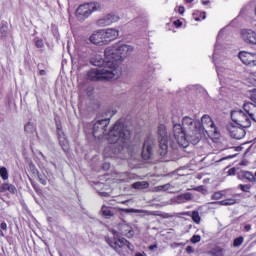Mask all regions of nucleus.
Listing matches in <instances>:
<instances>
[{
	"label": "nucleus",
	"mask_w": 256,
	"mask_h": 256,
	"mask_svg": "<svg viewBox=\"0 0 256 256\" xmlns=\"http://www.w3.org/2000/svg\"><path fill=\"white\" fill-rule=\"evenodd\" d=\"M178 121L177 116L172 117L173 137L180 147H189V143L197 145V143L201 141L203 133H205V127H203V125H208L210 129H214V133L217 131L215 122H213L211 116L207 114L202 116L201 122L189 116L182 118V125L178 123Z\"/></svg>",
	"instance_id": "obj_1"
},
{
	"label": "nucleus",
	"mask_w": 256,
	"mask_h": 256,
	"mask_svg": "<svg viewBox=\"0 0 256 256\" xmlns=\"http://www.w3.org/2000/svg\"><path fill=\"white\" fill-rule=\"evenodd\" d=\"M119 231L120 232L117 230H111L113 239L105 237V241L112 247V249H115L118 255L129 256V251H133L135 247L130 244L127 239L121 238V235H124L125 237H133L135 232L133 231V227L125 222L119 225Z\"/></svg>",
	"instance_id": "obj_2"
},
{
	"label": "nucleus",
	"mask_w": 256,
	"mask_h": 256,
	"mask_svg": "<svg viewBox=\"0 0 256 256\" xmlns=\"http://www.w3.org/2000/svg\"><path fill=\"white\" fill-rule=\"evenodd\" d=\"M129 139H131V131L119 121L108 132V142L111 144L110 149L114 155H119L123 151L125 143H128Z\"/></svg>",
	"instance_id": "obj_3"
},
{
	"label": "nucleus",
	"mask_w": 256,
	"mask_h": 256,
	"mask_svg": "<svg viewBox=\"0 0 256 256\" xmlns=\"http://www.w3.org/2000/svg\"><path fill=\"white\" fill-rule=\"evenodd\" d=\"M133 53V48L126 44H116L115 46L105 49L104 55L108 65H112L114 69H119V65L123 63L125 57H129Z\"/></svg>",
	"instance_id": "obj_4"
},
{
	"label": "nucleus",
	"mask_w": 256,
	"mask_h": 256,
	"mask_svg": "<svg viewBox=\"0 0 256 256\" xmlns=\"http://www.w3.org/2000/svg\"><path fill=\"white\" fill-rule=\"evenodd\" d=\"M121 77V68H114L106 60V67L92 68L87 72L88 81H110V79H119Z\"/></svg>",
	"instance_id": "obj_5"
},
{
	"label": "nucleus",
	"mask_w": 256,
	"mask_h": 256,
	"mask_svg": "<svg viewBox=\"0 0 256 256\" xmlns=\"http://www.w3.org/2000/svg\"><path fill=\"white\" fill-rule=\"evenodd\" d=\"M99 9H101L99 2L81 4L76 10V17L79 21H85L94 11H99Z\"/></svg>",
	"instance_id": "obj_6"
},
{
	"label": "nucleus",
	"mask_w": 256,
	"mask_h": 256,
	"mask_svg": "<svg viewBox=\"0 0 256 256\" xmlns=\"http://www.w3.org/2000/svg\"><path fill=\"white\" fill-rule=\"evenodd\" d=\"M230 116L232 121L239 127H244L245 129L251 127V117H249L247 112H244L241 109H234L231 111Z\"/></svg>",
	"instance_id": "obj_7"
},
{
	"label": "nucleus",
	"mask_w": 256,
	"mask_h": 256,
	"mask_svg": "<svg viewBox=\"0 0 256 256\" xmlns=\"http://www.w3.org/2000/svg\"><path fill=\"white\" fill-rule=\"evenodd\" d=\"M159 149L158 153L161 157H165L169 153V137L167 136V127L160 124L158 126Z\"/></svg>",
	"instance_id": "obj_8"
},
{
	"label": "nucleus",
	"mask_w": 256,
	"mask_h": 256,
	"mask_svg": "<svg viewBox=\"0 0 256 256\" xmlns=\"http://www.w3.org/2000/svg\"><path fill=\"white\" fill-rule=\"evenodd\" d=\"M109 123H110L109 118L98 120L93 125V130H92L93 137H95V139H101V137H103V135L107 133V127L109 126Z\"/></svg>",
	"instance_id": "obj_9"
},
{
	"label": "nucleus",
	"mask_w": 256,
	"mask_h": 256,
	"mask_svg": "<svg viewBox=\"0 0 256 256\" xmlns=\"http://www.w3.org/2000/svg\"><path fill=\"white\" fill-rule=\"evenodd\" d=\"M154 147H155V138L150 135L144 140V144L142 148V159H144L145 161H149V159H152Z\"/></svg>",
	"instance_id": "obj_10"
},
{
	"label": "nucleus",
	"mask_w": 256,
	"mask_h": 256,
	"mask_svg": "<svg viewBox=\"0 0 256 256\" xmlns=\"http://www.w3.org/2000/svg\"><path fill=\"white\" fill-rule=\"evenodd\" d=\"M245 127L243 126H236L234 124H228L227 125V131L229 132L232 139L241 140L247 135V132L245 131Z\"/></svg>",
	"instance_id": "obj_11"
},
{
	"label": "nucleus",
	"mask_w": 256,
	"mask_h": 256,
	"mask_svg": "<svg viewBox=\"0 0 256 256\" xmlns=\"http://www.w3.org/2000/svg\"><path fill=\"white\" fill-rule=\"evenodd\" d=\"M238 58L244 65L249 67H256V54L242 51L238 54Z\"/></svg>",
	"instance_id": "obj_12"
},
{
	"label": "nucleus",
	"mask_w": 256,
	"mask_h": 256,
	"mask_svg": "<svg viewBox=\"0 0 256 256\" xmlns=\"http://www.w3.org/2000/svg\"><path fill=\"white\" fill-rule=\"evenodd\" d=\"M119 21V17L113 13L106 14L102 18L98 19L96 25L98 27H107L112 25V23H117Z\"/></svg>",
	"instance_id": "obj_13"
},
{
	"label": "nucleus",
	"mask_w": 256,
	"mask_h": 256,
	"mask_svg": "<svg viewBox=\"0 0 256 256\" xmlns=\"http://www.w3.org/2000/svg\"><path fill=\"white\" fill-rule=\"evenodd\" d=\"M103 56L97 53H93L90 57V63L91 65H94L95 67H107V56L104 54Z\"/></svg>",
	"instance_id": "obj_14"
},
{
	"label": "nucleus",
	"mask_w": 256,
	"mask_h": 256,
	"mask_svg": "<svg viewBox=\"0 0 256 256\" xmlns=\"http://www.w3.org/2000/svg\"><path fill=\"white\" fill-rule=\"evenodd\" d=\"M57 137L63 151H69V140H67V137L65 136V133L63 132V130L61 129V125L59 124H57Z\"/></svg>",
	"instance_id": "obj_15"
},
{
	"label": "nucleus",
	"mask_w": 256,
	"mask_h": 256,
	"mask_svg": "<svg viewBox=\"0 0 256 256\" xmlns=\"http://www.w3.org/2000/svg\"><path fill=\"white\" fill-rule=\"evenodd\" d=\"M102 35L104 37V43H109V41H115L119 37V30L115 28H108L102 30Z\"/></svg>",
	"instance_id": "obj_16"
},
{
	"label": "nucleus",
	"mask_w": 256,
	"mask_h": 256,
	"mask_svg": "<svg viewBox=\"0 0 256 256\" xmlns=\"http://www.w3.org/2000/svg\"><path fill=\"white\" fill-rule=\"evenodd\" d=\"M241 37L245 43L256 45V33L253 30L244 29L241 31Z\"/></svg>",
	"instance_id": "obj_17"
},
{
	"label": "nucleus",
	"mask_w": 256,
	"mask_h": 256,
	"mask_svg": "<svg viewBox=\"0 0 256 256\" xmlns=\"http://www.w3.org/2000/svg\"><path fill=\"white\" fill-rule=\"evenodd\" d=\"M89 41L93 43V45H103V43H105L103 30L94 31L89 37Z\"/></svg>",
	"instance_id": "obj_18"
},
{
	"label": "nucleus",
	"mask_w": 256,
	"mask_h": 256,
	"mask_svg": "<svg viewBox=\"0 0 256 256\" xmlns=\"http://www.w3.org/2000/svg\"><path fill=\"white\" fill-rule=\"evenodd\" d=\"M243 109L245 113L256 123V104H250V102H245L243 104Z\"/></svg>",
	"instance_id": "obj_19"
},
{
	"label": "nucleus",
	"mask_w": 256,
	"mask_h": 256,
	"mask_svg": "<svg viewBox=\"0 0 256 256\" xmlns=\"http://www.w3.org/2000/svg\"><path fill=\"white\" fill-rule=\"evenodd\" d=\"M9 192L12 195H15V193H17V187H15V185L13 184H9V183H3L0 186V193H5V192Z\"/></svg>",
	"instance_id": "obj_20"
},
{
	"label": "nucleus",
	"mask_w": 256,
	"mask_h": 256,
	"mask_svg": "<svg viewBox=\"0 0 256 256\" xmlns=\"http://www.w3.org/2000/svg\"><path fill=\"white\" fill-rule=\"evenodd\" d=\"M235 203H237V200L234 198H228L225 200H221L218 202H211L210 205H222V206H229V205H235Z\"/></svg>",
	"instance_id": "obj_21"
},
{
	"label": "nucleus",
	"mask_w": 256,
	"mask_h": 256,
	"mask_svg": "<svg viewBox=\"0 0 256 256\" xmlns=\"http://www.w3.org/2000/svg\"><path fill=\"white\" fill-rule=\"evenodd\" d=\"M241 177H242V179H246V181H248L249 183H256L255 174H253V172L242 171Z\"/></svg>",
	"instance_id": "obj_22"
},
{
	"label": "nucleus",
	"mask_w": 256,
	"mask_h": 256,
	"mask_svg": "<svg viewBox=\"0 0 256 256\" xmlns=\"http://www.w3.org/2000/svg\"><path fill=\"white\" fill-rule=\"evenodd\" d=\"M101 213L105 219H111L115 215V212H113V209L109 208L108 206H102Z\"/></svg>",
	"instance_id": "obj_23"
},
{
	"label": "nucleus",
	"mask_w": 256,
	"mask_h": 256,
	"mask_svg": "<svg viewBox=\"0 0 256 256\" xmlns=\"http://www.w3.org/2000/svg\"><path fill=\"white\" fill-rule=\"evenodd\" d=\"M208 253L211 256H224L225 255L223 248H221L219 246L212 248Z\"/></svg>",
	"instance_id": "obj_24"
},
{
	"label": "nucleus",
	"mask_w": 256,
	"mask_h": 256,
	"mask_svg": "<svg viewBox=\"0 0 256 256\" xmlns=\"http://www.w3.org/2000/svg\"><path fill=\"white\" fill-rule=\"evenodd\" d=\"M148 187H149V182L147 181L135 182L132 184L133 189H148Z\"/></svg>",
	"instance_id": "obj_25"
},
{
	"label": "nucleus",
	"mask_w": 256,
	"mask_h": 256,
	"mask_svg": "<svg viewBox=\"0 0 256 256\" xmlns=\"http://www.w3.org/2000/svg\"><path fill=\"white\" fill-rule=\"evenodd\" d=\"M216 71H217L218 77H227V75H229V73L231 72L229 69H226L224 67H218V66H216Z\"/></svg>",
	"instance_id": "obj_26"
},
{
	"label": "nucleus",
	"mask_w": 256,
	"mask_h": 256,
	"mask_svg": "<svg viewBox=\"0 0 256 256\" xmlns=\"http://www.w3.org/2000/svg\"><path fill=\"white\" fill-rule=\"evenodd\" d=\"M7 33H8L7 23L2 22L0 25V39H3V37H7Z\"/></svg>",
	"instance_id": "obj_27"
},
{
	"label": "nucleus",
	"mask_w": 256,
	"mask_h": 256,
	"mask_svg": "<svg viewBox=\"0 0 256 256\" xmlns=\"http://www.w3.org/2000/svg\"><path fill=\"white\" fill-rule=\"evenodd\" d=\"M191 219L196 223V225H199L201 223V216L199 215V211H192Z\"/></svg>",
	"instance_id": "obj_28"
},
{
	"label": "nucleus",
	"mask_w": 256,
	"mask_h": 256,
	"mask_svg": "<svg viewBox=\"0 0 256 256\" xmlns=\"http://www.w3.org/2000/svg\"><path fill=\"white\" fill-rule=\"evenodd\" d=\"M0 177L3 179V181H7V179H9V171L7 170V168H0Z\"/></svg>",
	"instance_id": "obj_29"
},
{
	"label": "nucleus",
	"mask_w": 256,
	"mask_h": 256,
	"mask_svg": "<svg viewBox=\"0 0 256 256\" xmlns=\"http://www.w3.org/2000/svg\"><path fill=\"white\" fill-rule=\"evenodd\" d=\"M7 233V223L5 221L0 222V237H5Z\"/></svg>",
	"instance_id": "obj_30"
},
{
	"label": "nucleus",
	"mask_w": 256,
	"mask_h": 256,
	"mask_svg": "<svg viewBox=\"0 0 256 256\" xmlns=\"http://www.w3.org/2000/svg\"><path fill=\"white\" fill-rule=\"evenodd\" d=\"M249 99L251 102H249L251 105H256V89L250 90Z\"/></svg>",
	"instance_id": "obj_31"
},
{
	"label": "nucleus",
	"mask_w": 256,
	"mask_h": 256,
	"mask_svg": "<svg viewBox=\"0 0 256 256\" xmlns=\"http://www.w3.org/2000/svg\"><path fill=\"white\" fill-rule=\"evenodd\" d=\"M243 241H245V238H243V236L235 238L233 242V247H241V245H243Z\"/></svg>",
	"instance_id": "obj_32"
},
{
	"label": "nucleus",
	"mask_w": 256,
	"mask_h": 256,
	"mask_svg": "<svg viewBox=\"0 0 256 256\" xmlns=\"http://www.w3.org/2000/svg\"><path fill=\"white\" fill-rule=\"evenodd\" d=\"M35 130V126H33V123L28 122L25 126H24V131L26 133H33V131Z\"/></svg>",
	"instance_id": "obj_33"
},
{
	"label": "nucleus",
	"mask_w": 256,
	"mask_h": 256,
	"mask_svg": "<svg viewBox=\"0 0 256 256\" xmlns=\"http://www.w3.org/2000/svg\"><path fill=\"white\" fill-rule=\"evenodd\" d=\"M179 199L182 201H191L193 199V195L191 193H185L179 196Z\"/></svg>",
	"instance_id": "obj_34"
},
{
	"label": "nucleus",
	"mask_w": 256,
	"mask_h": 256,
	"mask_svg": "<svg viewBox=\"0 0 256 256\" xmlns=\"http://www.w3.org/2000/svg\"><path fill=\"white\" fill-rule=\"evenodd\" d=\"M238 187L244 193H249V191L251 190V185L250 184H240Z\"/></svg>",
	"instance_id": "obj_35"
},
{
	"label": "nucleus",
	"mask_w": 256,
	"mask_h": 256,
	"mask_svg": "<svg viewBox=\"0 0 256 256\" xmlns=\"http://www.w3.org/2000/svg\"><path fill=\"white\" fill-rule=\"evenodd\" d=\"M35 45L37 49H43L45 47V44L43 43V39H39V38L35 39Z\"/></svg>",
	"instance_id": "obj_36"
},
{
	"label": "nucleus",
	"mask_w": 256,
	"mask_h": 256,
	"mask_svg": "<svg viewBox=\"0 0 256 256\" xmlns=\"http://www.w3.org/2000/svg\"><path fill=\"white\" fill-rule=\"evenodd\" d=\"M38 181L41 185H47V178L43 174L38 173Z\"/></svg>",
	"instance_id": "obj_37"
},
{
	"label": "nucleus",
	"mask_w": 256,
	"mask_h": 256,
	"mask_svg": "<svg viewBox=\"0 0 256 256\" xmlns=\"http://www.w3.org/2000/svg\"><path fill=\"white\" fill-rule=\"evenodd\" d=\"M222 198H223V193L222 192H215L211 196V199H213L214 201H218V199H222Z\"/></svg>",
	"instance_id": "obj_38"
},
{
	"label": "nucleus",
	"mask_w": 256,
	"mask_h": 256,
	"mask_svg": "<svg viewBox=\"0 0 256 256\" xmlns=\"http://www.w3.org/2000/svg\"><path fill=\"white\" fill-rule=\"evenodd\" d=\"M191 243H200L201 242V235H193L190 239Z\"/></svg>",
	"instance_id": "obj_39"
},
{
	"label": "nucleus",
	"mask_w": 256,
	"mask_h": 256,
	"mask_svg": "<svg viewBox=\"0 0 256 256\" xmlns=\"http://www.w3.org/2000/svg\"><path fill=\"white\" fill-rule=\"evenodd\" d=\"M170 187V184H165V185H162V186H159V190L160 191H167Z\"/></svg>",
	"instance_id": "obj_40"
},
{
	"label": "nucleus",
	"mask_w": 256,
	"mask_h": 256,
	"mask_svg": "<svg viewBox=\"0 0 256 256\" xmlns=\"http://www.w3.org/2000/svg\"><path fill=\"white\" fill-rule=\"evenodd\" d=\"M178 12H179L180 15H183V13H185V7L179 6Z\"/></svg>",
	"instance_id": "obj_41"
},
{
	"label": "nucleus",
	"mask_w": 256,
	"mask_h": 256,
	"mask_svg": "<svg viewBox=\"0 0 256 256\" xmlns=\"http://www.w3.org/2000/svg\"><path fill=\"white\" fill-rule=\"evenodd\" d=\"M174 25L176 27H181L183 25V22H181L180 20H176V21H174Z\"/></svg>",
	"instance_id": "obj_42"
},
{
	"label": "nucleus",
	"mask_w": 256,
	"mask_h": 256,
	"mask_svg": "<svg viewBox=\"0 0 256 256\" xmlns=\"http://www.w3.org/2000/svg\"><path fill=\"white\" fill-rule=\"evenodd\" d=\"M237 170L235 168H231L229 171H228V175H235V172Z\"/></svg>",
	"instance_id": "obj_43"
},
{
	"label": "nucleus",
	"mask_w": 256,
	"mask_h": 256,
	"mask_svg": "<svg viewBox=\"0 0 256 256\" xmlns=\"http://www.w3.org/2000/svg\"><path fill=\"white\" fill-rule=\"evenodd\" d=\"M244 231H247V232L251 231V224L245 225Z\"/></svg>",
	"instance_id": "obj_44"
},
{
	"label": "nucleus",
	"mask_w": 256,
	"mask_h": 256,
	"mask_svg": "<svg viewBox=\"0 0 256 256\" xmlns=\"http://www.w3.org/2000/svg\"><path fill=\"white\" fill-rule=\"evenodd\" d=\"M154 249H157V244H153L149 246L150 251H154Z\"/></svg>",
	"instance_id": "obj_45"
},
{
	"label": "nucleus",
	"mask_w": 256,
	"mask_h": 256,
	"mask_svg": "<svg viewBox=\"0 0 256 256\" xmlns=\"http://www.w3.org/2000/svg\"><path fill=\"white\" fill-rule=\"evenodd\" d=\"M186 251H187L188 253H193V252H194V250H193V248H192L191 246H187V247H186Z\"/></svg>",
	"instance_id": "obj_46"
},
{
	"label": "nucleus",
	"mask_w": 256,
	"mask_h": 256,
	"mask_svg": "<svg viewBox=\"0 0 256 256\" xmlns=\"http://www.w3.org/2000/svg\"><path fill=\"white\" fill-rule=\"evenodd\" d=\"M126 213H137V210H133V209L129 210V209H127Z\"/></svg>",
	"instance_id": "obj_47"
},
{
	"label": "nucleus",
	"mask_w": 256,
	"mask_h": 256,
	"mask_svg": "<svg viewBox=\"0 0 256 256\" xmlns=\"http://www.w3.org/2000/svg\"><path fill=\"white\" fill-rule=\"evenodd\" d=\"M39 75H47V72L45 70H40Z\"/></svg>",
	"instance_id": "obj_48"
},
{
	"label": "nucleus",
	"mask_w": 256,
	"mask_h": 256,
	"mask_svg": "<svg viewBox=\"0 0 256 256\" xmlns=\"http://www.w3.org/2000/svg\"><path fill=\"white\" fill-rule=\"evenodd\" d=\"M203 5H209V0L208 1H204Z\"/></svg>",
	"instance_id": "obj_49"
},
{
	"label": "nucleus",
	"mask_w": 256,
	"mask_h": 256,
	"mask_svg": "<svg viewBox=\"0 0 256 256\" xmlns=\"http://www.w3.org/2000/svg\"><path fill=\"white\" fill-rule=\"evenodd\" d=\"M186 3H193V0H185Z\"/></svg>",
	"instance_id": "obj_50"
},
{
	"label": "nucleus",
	"mask_w": 256,
	"mask_h": 256,
	"mask_svg": "<svg viewBox=\"0 0 256 256\" xmlns=\"http://www.w3.org/2000/svg\"><path fill=\"white\" fill-rule=\"evenodd\" d=\"M135 256H144L143 254H141V253H136V255Z\"/></svg>",
	"instance_id": "obj_51"
},
{
	"label": "nucleus",
	"mask_w": 256,
	"mask_h": 256,
	"mask_svg": "<svg viewBox=\"0 0 256 256\" xmlns=\"http://www.w3.org/2000/svg\"><path fill=\"white\" fill-rule=\"evenodd\" d=\"M234 197H241V194H235Z\"/></svg>",
	"instance_id": "obj_52"
},
{
	"label": "nucleus",
	"mask_w": 256,
	"mask_h": 256,
	"mask_svg": "<svg viewBox=\"0 0 256 256\" xmlns=\"http://www.w3.org/2000/svg\"><path fill=\"white\" fill-rule=\"evenodd\" d=\"M217 53V46H215V52H214V55Z\"/></svg>",
	"instance_id": "obj_53"
},
{
	"label": "nucleus",
	"mask_w": 256,
	"mask_h": 256,
	"mask_svg": "<svg viewBox=\"0 0 256 256\" xmlns=\"http://www.w3.org/2000/svg\"><path fill=\"white\" fill-rule=\"evenodd\" d=\"M104 167H109V165H107V164H104Z\"/></svg>",
	"instance_id": "obj_54"
},
{
	"label": "nucleus",
	"mask_w": 256,
	"mask_h": 256,
	"mask_svg": "<svg viewBox=\"0 0 256 256\" xmlns=\"http://www.w3.org/2000/svg\"><path fill=\"white\" fill-rule=\"evenodd\" d=\"M196 21H199V18H196Z\"/></svg>",
	"instance_id": "obj_55"
},
{
	"label": "nucleus",
	"mask_w": 256,
	"mask_h": 256,
	"mask_svg": "<svg viewBox=\"0 0 256 256\" xmlns=\"http://www.w3.org/2000/svg\"><path fill=\"white\" fill-rule=\"evenodd\" d=\"M236 151H239V148H236Z\"/></svg>",
	"instance_id": "obj_56"
},
{
	"label": "nucleus",
	"mask_w": 256,
	"mask_h": 256,
	"mask_svg": "<svg viewBox=\"0 0 256 256\" xmlns=\"http://www.w3.org/2000/svg\"><path fill=\"white\" fill-rule=\"evenodd\" d=\"M203 19H205V16H203Z\"/></svg>",
	"instance_id": "obj_57"
}]
</instances>
